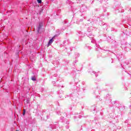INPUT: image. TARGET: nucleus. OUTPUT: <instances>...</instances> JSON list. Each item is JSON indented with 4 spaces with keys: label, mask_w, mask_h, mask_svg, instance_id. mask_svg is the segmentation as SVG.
<instances>
[{
    "label": "nucleus",
    "mask_w": 131,
    "mask_h": 131,
    "mask_svg": "<svg viewBox=\"0 0 131 131\" xmlns=\"http://www.w3.org/2000/svg\"><path fill=\"white\" fill-rule=\"evenodd\" d=\"M42 26H43V24L42 23V22H40L39 24V26L37 27V32H38V33H39V31L40 30V29H41Z\"/></svg>",
    "instance_id": "obj_1"
},
{
    "label": "nucleus",
    "mask_w": 131,
    "mask_h": 131,
    "mask_svg": "<svg viewBox=\"0 0 131 131\" xmlns=\"http://www.w3.org/2000/svg\"><path fill=\"white\" fill-rule=\"evenodd\" d=\"M55 37H56V36H53V37L52 38H51L48 42V47H49V46H50L51 45V43H53V41H54V38H55Z\"/></svg>",
    "instance_id": "obj_2"
},
{
    "label": "nucleus",
    "mask_w": 131,
    "mask_h": 131,
    "mask_svg": "<svg viewBox=\"0 0 131 131\" xmlns=\"http://www.w3.org/2000/svg\"><path fill=\"white\" fill-rule=\"evenodd\" d=\"M87 35H88V37H90V38H94V36L92 33H88V34H87Z\"/></svg>",
    "instance_id": "obj_3"
},
{
    "label": "nucleus",
    "mask_w": 131,
    "mask_h": 131,
    "mask_svg": "<svg viewBox=\"0 0 131 131\" xmlns=\"http://www.w3.org/2000/svg\"><path fill=\"white\" fill-rule=\"evenodd\" d=\"M107 26H107L106 24H104L102 25V28H103V29H106V30H107Z\"/></svg>",
    "instance_id": "obj_4"
},
{
    "label": "nucleus",
    "mask_w": 131,
    "mask_h": 131,
    "mask_svg": "<svg viewBox=\"0 0 131 131\" xmlns=\"http://www.w3.org/2000/svg\"><path fill=\"white\" fill-rule=\"evenodd\" d=\"M31 79L32 80H33V81H35V80H36V78L35 77V76H32L31 77Z\"/></svg>",
    "instance_id": "obj_5"
},
{
    "label": "nucleus",
    "mask_w": 131,
    "mask_h": 131,
    "mask_svg": "<svg viewBox=\"0 0 131 131\" xmlns=\"http://www.w3.org/2000/svg\"><path fill=\"white\" fill-rule=\"evenodd\" d=\"M29 102H30L29 98H27L26 101L27 104H29Z\"/></svg>",
    "instance_id": "obj_6"
},
{
    "label": "nucleus",
    "mask_w": 131,
    "mask_h": 131,
    "mask_svg": "<svg viewBox=\"0 0 131 131\" xmlns=\"http://www.w3.org/2000/svg\"><path fill=\"white\" fill-rule=\"evenodd\" d=\"M38 4H41V0H37Z\"/></svg>",
    "instance_id": "obj_7"
},
{
    "label": "nucleus",
    "mask_w": 131,
    "mask_h": 131,
    "mask_svg": "<svg viewBox=\"0 0 131 131\" xmlns=\"http://www.w3.org/2000/svg\"><path fill=\"white\" fill-rule=\"evenodd\" d=\"M91 30H92L91 29V28H88V32H91Z\"/></svg>",
    "instance_id": "obj_8"
},
{
    "label": "nucleus",
    "mask_w": 131,
    "mask_h": 131,
    "mask_svg": "<svg viewBox=\"0 0 131 131\" xmlns=\"http://www.w3.org/2000/svg\"><path fill=\"white\" fill-rule=\"evenodd\" d=\"M43 11V9H40V12H39V14H41V12Z\"/></svg>",
    "instance_id": "obj_9"
},
{
    "label": "nucleus",
    "mask_w": 131,
    "mask_h": 131,
    "mask_svg": "<svg viewBox=\"0 0 131 131\" xmlns=\"http://www.w3.org/2000/svg\"><path fill=\"white\" fill-rule=\"evenodd\" d=\"M26 112V111H25V110H24V112L23 113V115H25V113Z\"/></svg>",
    "instance_id": "obj_10"
},
{
    "label": "nucleus",
    "mask_w": 131,
    "mask_h": 131,
    "mask_svg": "<svg viewBox=\"0 0 131 131\" xmlns=\"http://www.w3.org/2000/svg\"><path fill=\"white\" fill-rule=\"evenodd\" d=\"M95 39H93L92 40L91 42H92V43H95Z\"/></svg>",
    "instance_id": "obj_11"
},
{
    "label": "nucleus",
    "mask_w": 131,
    "mask_h": 131,
    "mask_svg": "<svg viewBox=\"0 0 131 131\" xmlns=\"http://www.w3.org/2000/svg\"><path fill=\"white\" fill-rule=\"evenodd\" d=\"M47 119H49V118H50V116L47 115Z\"/></svg>",
    "instance_id": "obj_12"
},
{
    "label": "nucleus",
    "mask_w": 131,
    "mask_h": 131,
    "mask_svg": "<svg viewBox=\"0 0 131 131\" xmlns=\"http://www.w3.org/2000/svg\"><path fill=\"white\" fill-rule=\"evenodd\" d=\"M66 128L67 129L69 128V126H66Z\"/></svg>",
    "instance_id": "obj_13"
},
{
    "label": "nucleus",
    "mask_w": 131,
    "mask_h": 131,
    "mask_svg": "<svg viewBox=\"0 0 131 131\" xmlns=\"http://www.w3.org/2000/svg\"><path fill=\"white\" fill-rule=\"evenodd\" d=\"M57 114H58V115H60V112H57Z\"/></svg>",
    "instance_id": "obj_14"
},
{
    "label": "nucleus",
    "mask_w": 131,
    "mask_h": 131,
    "mask_svg": "<svg viewBox=\"0 0 131 131\" xmlns=\"http://www.w3.org/2000/svg\"><path fill=\"white\" fill-rule=\"evenodd\" d=\"M50 127H51V129H53V126L52 125H50Z\"/></svg>",
    "instance_id": "obj_15"
},
{
    "label": "nucleus",
    "mask_w": 131,
    "mask_h": 131,
    "mask_svg": "<svg viewBox=\"0 0 131 131\" xmlns=\"http://www.w3.org/2000/svg\"><path fill=\"white\" fill-rule=\"evenodd\" d=\"M114 104H116V101H114Z\"/></svg>",
    "instance_id": "obj_16"
},
{
    "label": "nucleus",
    "mask_w": 131,
    "mask_h": 131,
    "mask_svg": "<svg viewBox=\"0 0 131 131\" xmlns=\"http://www.w3.org/2000/svg\"><path fill=\"white\" fill-rule=\"evenodd\" d=\"M74 119H75V118H76V116H74Z\"/></svg>",
    "instance_id": "obj_17"
},
{
    "label": "nucleus",
    "mask_w": 131,
    "mask_h": 131,
    "mask_svg": "<svg viewBox=\"0 0 131 131\" xmlns=\"http://www.w3.org/2000/svg\"><path fill=\"white\" fill-rule=\"evenodd\" d=\"M77 60H75V63H77Z\"/></svg>",
    "instance_id": "obj_18"
},
{
    "label": "nucleus",
    "mask_w": 131,
    "mask_h": 131,
    "mask_svg": "<svg viewBox=\"0 0 131 131\" xmlns=\"http://www.w3.org/2000/svg\"><path fill=\"white\" fill-rule=\"evenodd\" d=\"M96 77H97L98 76V75L97 74H96Z\"/></svg>",
    "instance_id": "obj_19"
},
{
    "label": "nucleus",
    "mask_w": 131,
    "mask_h": 131,
    "mask_svg": "<svg viewBox=\"0 0 131 131\" xmlns=\"http://www.w3.org/2000/svg\"><path fill=\"white\" fill-rule=\"evenodd\" d=\"M17 47H18V48H20V46H19V45L17 46Z\"/></svg>",
    "instance_id": "obj_20"
},
{
    "label": "nucleus",
    "mask_w": 131,
    "mask_h": 131,
    "mask_svg": "<svg viewBox=\"0 0 131 131\" xmlns=\"http://www.w3.org/2000/svg\"><path fill=\"white\" fill-rule=\"evenodd\" d=\"M93 73H95V71L93 72Z\"/></svg>",
    "instance_id": "obj_21"
},
{
    "label": "nucleus",
    "mask_w": 131,
    "mask_h": 131,
    "mask_svg": "<svg viewBox=\"0 0 131 131\" xmlns=\"http://www.w3.org/2000/svg\"><path fill=\"white\" fill-rule=\"evenodd\" d=\"M56 82H53V83H55Z\"/></svg>",
    "instance_id": "obj_22"
},
{
    "label": "nucleus",
    "mask_w": 131,
    "mask_h": 131,
    "mask_svg": "<svg viewBox=\"0 0 131 131\" xmlns=\"http://www.w3.org/2000/svg\"><path fill=\"white\" fill-rule=\"evenodd\" d=\"M80 21H82V19H81V20H80Z\"/></svg>",
    "instance_id": "obj_23"
}]
</instances>
